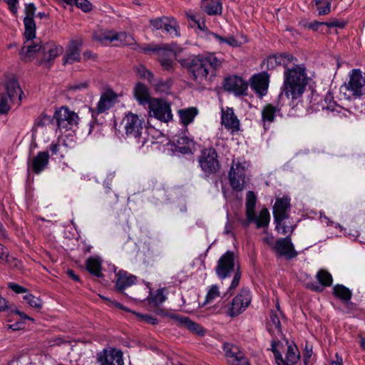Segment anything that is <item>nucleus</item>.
<instances>
[{
  "mask_svg": "<svg viewBox=\"0 0 365 365\" xmlns=\"http://www.w3.org/2000/svg\"><path fill=\"white\" fill-rule=\"evenodd\" d=\"M222 64V60L212 53L184 59V67L187 70L189 78L198 84L205 81H211Z\"/></svg>",
  "mask_w": 365,
  "mask_h": 365,
  "instance_id": "obj_1",
  "label": "nucleus"
},
{
  "mask_svg": "<svg viewBox=\"0 0 365 365\" xmlns=\"http://www.w3.org/2000/svg\"><path fill=\"white\" fill-rule=\"evenodd\" d=\"M63 51L62 46L53 42L42 43L25 41L19 54L24 61L29 62L36 58L38 65H45L48 67L51 62L63 53Z\"/></svg>",
  "mask_w": 365,
  "mask_h": 365,
  "instance_id": "obj_2",
  "label": "nucleus"
},
{
  "mask_svg": "<svg viewBox=\"0 0 365 365\" xmlns=\"http://www.w3.org/2000/svg\"><path fill=\"white\" fill-rule=\"evenodd\" d=\"M283 91L280 94H284L293 103L298 104L302 101V97L308 83L306 68L302 65H295L292 68H287L284 73Z\"/></svg>",
  "mask_w": 365,
  "mask_h": 365,
  "instance_id": "obj_3",
  "label": "nucleus"
},
{
  "mask_svg": "<svg viewBox=\"0 0 365 365\" xmlns=\"http://www.w3.org/2000/svg\"><path fill=\"white\" fill-rule=\"evenodd\" d=\"M215 273L220 279L230 277L233 273V278L226 292L222 297H230L239 286L242 277V272L238 262L236 260L235 253L228 250L218 259L215 267Z\"/></svg>",
  "mask_w": 365,
  "mask_h": 365,
  "instance_id": "obj_4",
  "label": "nucleus"
},
{
  "mask_svg": "<svg viewBox=\"0 0 365 365\" xmlns=\"http://www.w3.org/2000/svg\"><path fill=\"white\" fill-rule=\"evenodd\" d=\"M143 123L144 120L133 113H128L122 120L126 136L133 138L138 148H142L147 142L145 138L142 137Z\"/></svg>",
  "mask_w": 365,
  "mask_h": 365,
  "instance_id": "obj_5",
  "label": "nucleus"
},
{
  "mask_svg": "<svg viewBox=\"0 0 365 365\" xmlns=\"http://www.w3.org/2000/svg\"><path fill=\"white\" fill-rule=\"evenodd\" d=\"M198 163L207 177L217 173L220 169L218 154L212 147L205 148L201 150L198 156Z\"/></svg>",
  "mask_w": 365,
  "mask_h": 365,
  "instance_id": "obj_6",
  "label": "nucleus"
},
{
  "mask_svg": "<svg viewBox=\"0 0 365 365\" xmlns=\"http://www.w3.org/2000/svg\"><path fill=\"white\" fill-rule=\"evenodd\" d=\"M140 51L144 53L150 51H158L160 65L165 70L170 71L173 68V60L176 56L177 53L180 51V48L176 43H172L165 45L162 48H140Z\"/></svg>",
  "mask_w": 365,
  "mask_h": 365,
  "instance_id": "obj_7",
  "label": "nucleus"
},
{
  "mask_svg": "<svg viewBox=\"0 0 365 365\" xmlns=\"http://www.w3.org/2000/svg\"><path fill=\"white\" fill-rule=\"evenodd\" d=\"M251 301L252 295L250 289L242 288L240 292L232 299L227 311V315L232 317L240 315L248 307Z\"/></svg>",
  "mask_w": 365,
  "mask_h": 365,
  "instance_id": "obj_8",
  "label": "nucleus"
},
{
  "mask_svg": "<svg viewBox=\"0 0 365 365\" xmlns=\"http://www.w3.org/2000/svg\"><path fill=\"white\" fill-rule=\"evenodd\" d=\"M230 185L233 190L241 192L245 185V166L238 160H233L228 173Z\"/></svg>",
  "mask_w": 365,
  "mask_h": 365,
  "instance_id": "obj_9",
  "label": "nucleus"
},
{
  "mask_svg": "<svg viewBox=\"0 0 365 365\" xmlns=\"http://www.w3.org/2000/svg\"><path fill=\"white\" fill-rule=\"evenodd\" d=\"M282 94H279L275 103H267L262 108V123L265 130L269 128L272 123L274 121L276 116H282V109L283 103Z\"/></svg>",
  "mask_w": 365,
  "mask_h": 365,
  "instance_id": "obj_10",
  "label": "nucleus"
},
{
  "mask_svg": "<svg viewBox=\"0 0 365 365\" xmlns=\"http://www.w3.org/2000/svg\"><path fill=\"white\" fill-rule=\"evenodd\" d=\"M53 118L56 120L58 128L62 131L70 130L73 125L78 124V115L70 110L67 107H61L54 113Z\"/></svg>",
  "mask_w": 365,
  "mask_h": 365,
  "instance_id": "obj_11",
  "label": "nucleus"
},
{
  "mask_svg": "<svg viewBox=\"0 0 365 365\" xmlns=\"http://www.w3.org/2000/svg\"><path fill=\"white\" fill-rule=\"evenodd\" d=\"M344 87L350 93V96L354 98H359L365 93V79L362 76L361 71L359 69H353L350 76L348 84Z\"/></svg>",
  "mask_w": 365,
  "mask_h": 365,
  "instance_id": "obj_12",
  "label": "nucleus"
},
{
  "mask_svg": "<svg viewBox=\"0 0 365 365\" xmlns=\"http://www.w3.org/2000/svg\"><path fill=\"white\" fill-rule=\"evenodd\" d=\"M223 350L229 365H250L249 359L237 346L226 343L223 345Z\"/></svg>",
  "mask_w": 365,
  "mask_h": 365,
  "instance_id": "obj_13",
  "label": "nucleus"
},
{
  "mask_svg": "<svg viewBox=\"0 0 365 365\" xmlns=\"http://www.w3.org/2000/svg\"><path fill=\"white\" fill-rule=\"evenodd\" d=\"M149 108L150 115L162 122L166 123L173 118L170 105L162 100L153 99L150 102Z\"/></svg>",
  "mask_w": 365,
  "mask_h": 365,
  "instance_id": "obj_14",
  "label": "nucleus"
},
{
  "mask_svg": "<svg viewBox=\"0 0 365 365\" xmlns=\"http://www.w3.org/2000/svg\"><path fill=\"white\" fill-rule=\"evenodd\" d=\"M223 88L235 96H247L248 84L241 77L232 76L225 79Z\"/></svg>",
  "mask_w": 365,
  "mask_h": 365,
  "instance_id": "obj_15",
  "label": "nucleus"
},
{
  "mask_svg": "<svg viewBox=\"0 0 365 365\" xmlns=\"http://www.w3.org/2000/svg\"><path fill=\"white\" fill-rule=\"evenodd\" d=\"M274 250L279 256L284 257L288 259H293L298 255L297 252L294 250L289 235L277 240L274 245Z\"/></svg>",
  "mask_w": 365,
  "mask_h": 365,
  "instance_id": "obj_16",
  "label": "nucleus"
},
{
  "mask_svg": "<svg viewBox=\"0 0 365 365\" xmlns=\"http://www.w3.org/2000/svg\"><path fill=\"white\" fill-rule=\"evenodd\" d=\"M100 365H124L123 352L116 349H104L98 354Z\"/></svg>",
  "mask_w": 365,
  "mask_h": 365,
  "instance_id": "obj_17",
  "label": "nucleus"
},
{
  "mask_svg": "<svg viewBox=\"0 0 365 365\" xmlns=\"http://www.w3.org/2000/svg\"><path fill=\"white\" fill-rule=\"evenodd\" d=\"M269 83V76L265 72L254 75L250 79L251 88L262 98L267 93Z\"/></svg>",
  "mask_w": 365,
  "mask_h": 365,
  "instance_id": "obj_18",
  "label": "nucleus"
},
{
  "mask_svg": "<svg viewBox=\"0 0 365 365\" xmlns=\"http://www.w3.org/2000/svg\"><path fill=\"white\" fill-rule=\"evenodd\" d=\"M221 123L225 128L235 133L240 130V120L234 113L232 108L227 107L225 110L222 109Z\"/></svg>",
  "mask_w": 365,
  "mask_h": 365,
  "instance_id": "obj_19",
  "label": "nucleus"
},
{
  "mask_svg": "<svg viewBox=\"0 0 365 365\" xmlns=\"http://www.w3.org/2000/svg\"><path fill=\"white\" fill-rule=\"evenodd\" d=\"M290 207V198L289 197H277L272 210L274 221L280 220V217H289Z\"/></svg>",
  "mask_w": 365,
  "mask_h": 365,
  "instance_id": "obj_20",
  "label": "nucleus"
},
{
  "mask_svg": "<svg viewBox=\"0 0 365 365\" xmlns=\"http://www.w3.org/2000/svg\"><path fill=\"white\" fill-rule=\"evenodd\" d=\"M49 162V154L48 151H41L28 163L29 169L36 174L41 173L44 170Z\"/></svg>",
  "mask_w": 365,
  "mask_h": 365,
  "instance_id": "obj_21",
  "label": "nucleus"
},
{
  "mask_svg": "<svg viewBox=\"0 0 365 365\" xmlns=\"http://www.w3.org/2000/svg\"><path fill=\"white\" fill-rule=\"evenodd\" d=\"M316 277L322 286H319L314 283L307 284V287L312 291L322 292L324 287L331 286L333 282L331 274L325 269H320L317 273Z\"/></svg>",
  "mask_w": 365,
  "mask_h": 365,
  "instance_id": "obj_22",
  "label": "nucleus"
},
{
  "mask_svg": "<svg viewBox=\"0 0 365 365\" xmlns=\"http://www.w3.org/2000/svg\"><path fill=\"white\" fill-rule=\"evenodd\" d=\"M5 95H8L9 101L12 103L20 104L23 91H21L19 82L16 79H10L6 83V92Z\"/></svg>",
  "mask_w": 365,
  "mask_h": 365,
  "instance_id": "obj_23",
  "label": "nucleus"
},
{
  "mask_svg": "<svg viewBox=\"0 0 365 365\" xmlns=\"http://www.w3.org/2000/svg\"><path fill=\"white\" fill-rule=\"evenodd\" d=\"M81 43H78L76 41H71L69 46L63 58V63L66 64H72L75 62H78L81 60L80 56V46Z\"/></svg>",
  "mask_w": 365,
  "mask_h": 365,
  "instance_id": "obj_24",
  "label": "nucleus"
},
{
  "mask_svg": "<svg viewBox=\"0 0 365 365\" xmlns=\"http://www.w3.org/2000/svg\"><path fill=\"white\" fill-rule=\"evenodd\" d=\"M267 329L271 336H283L279 317L274 310H271L269 312V317L267 322Z\"/></svg>",
  "mask_w": 365,
  "mask_h": 365,
  "instance_id": "obj_25",
  "label": "nucleus"
},
{
  "mask_svg": "<svg viewBox=\"0 0 365 365\" xmlns=\"http://www.w3.org/2000/svg\"><path fill=\"white\" fill-rule=\"evenodd\" d=\"M115 277V287L120 292H123L125 289L134 284L136 282L135 276L123 271H119Z\"/></svg>",
  "mask_w": 365,
  "mask_h": 365,
  "instance_id": "obj_26",
  "label": "nucleus"
},
{
  "mask_svg": "<svg viewBox=\"0 0 365 365\" xmlns=\"http://www.w3.org/2000/svg\"><path fill=\"white\" fill-rule=\"evenodd\" d=\"M116 95L112 91H107L103 93L98 103L96 111L98 113H103L108 110L114 103Z\"/></svg>",
  "mask_w": 365,
  "mask_h": 365,
  "instance_id": "obj_27",
  "label": "nucleus"
},
{
  "mask_svg": "<svg viewBox=\"0 0 365 365\" xmlns=\"http://www.w3.org/2000/svg\"><path fill=\"white\" fill-rule=\"evenodd\" d=\"M300 354L295 344H289L285 354V358L282 357V362L277 361V365H296L299 360Z\"/></svg>",
  "mask_w": 365,
  "mask_h": 365,
  "instance_id": "obj_28",
  "label": "nucleus"
},
{
  "mask_svg": "<svg viewBox=\"0 0 365 365\" xmlns=\"http://www.w3.org/2000/svg\"><path fill=\"white\" fill-rule=\"evenodd\" d=\"M322 110H326L331 112L336 111L338 113L343 112L342 115L346 116L345 113L346 110L339 106L334 100V96L331 92H328L324 96V99L321 101Z\"/></svg>",
  "mask_w": 365,
  "mask_h": 365,
  "instance_id": "obj_29",
  "label": "nucleus"
},
{
  "mask_svg": "<svg viewBox=\"0 0 365 365\" xmlns=\"http://www.w3.org/2000/svg\"><path fill=\"white\" fill-rule=\"evenodd\" d=\"M275 229L282 235H289L291 237L297 225L292 222L290 216L287 217H280V220L274 221Z\"/></svg>",
  "mask_w": 365,
  "mask_h": 365,
  "instance_id": "obj_30",
  "label": "nucleus"
},
{
  "mask_svg": "<svg viewBox=\"0 0 365 365\" xmlns=\"http://www.w3.org/2000/svg\"><path fill=\"white\" fill-rule=\"evenodd\" d=\"M134 96L141 105H150V102L153 100L150 97L147 86L141 83H138L135 85L134 88Z\"/></svg>",
  "mask_w": 365,
  "mask_h": 365,
  "instance_id": "obj_31",
  "label": "nucleus"
},
{
  "mask_svg": "<svg viewBox=\"0 0 365 365\" xmlns=\"http://www.w3.org/2000/svg\"><path fill=\"white\" fill-rule=\"evenodd\" d=\"M201 9L209 16H220L222 13V1L215 0L201 3Z\"/></svg>",
  "mask_w": 365,
  "mask_h": 365,
  "instance_id": "obj_32",
  "label": "nucleus"
},
{
  "mask_svg": "<svg viewBox=\"0 0 365 365\" xmlns=\"http://www.w3.org/2000/svg\"><path fill=\"white\" fill-rule=\"evenodd\" d=\"M199 294L196 289H191L187 291V299H184V306L188 307L185 311L190 312L193 309L200 307L198 301Z\"/></svg>",
  "mask_w": 365,
  "mask_h": 365,
  "instance_id": "obj_33",
  "label": "nucleus"
},
{
  "mask_svg": "<svg viewBox=\"0 0 365 365\" xmlns=\"http://www.w3.org/2000/svg\"><path fill=\"white\" fill-rule=\"evenodd\" d=\"M93 38L101 45L108 46L114 42L113 31H96L93 34Z\"/></svg>",
  "mask_w": 365,
  "mask_h": 365,
  "instance_id": "obj_34",
  "label": "nucleus"
},
{
  "mask_svg": "<svg viewBox=\"0 0 365 365\" xmlns=\"http://www.w3.org/2000/svg\"><path fill=\"white\" fill-rule=\"evenodd\" d=\"M333 295L344 302L351 300L352 292L344 285L337 284L333 287Z\"/></svg>",
  "mask_w": 365,
  "mask_h": 365,
  "instance_id": "obj_35",
  "label": "nucleus"
},
{
  "mask_svg": "<svg viewBox=\"0 0 365 365\" xmlns=\"http://www.w3.org/2000/svg\"><path fill=\"white\" fill-rule=\"evenodd\" d=\"M114 43L117 46H125L135 45L136 42L135 38L128 33L126 32H114Z\"/></svg>",
  "mask_w": 365,
  "mask_h": 365,
  "instance_id": "obj_36",
  "label": "nucleus"
},
{
  "mask_svg": "<svg viewBox=\"0 0 365 365\" xmlns=\"http://www.w3.org/2000/svg\"><path fill=\"white\" fill-rule=\"evenodd\" d=\"M188 24L191 27H197L200 30L205 31L207 29L203 18L199 14H192L190 11L186 13Z\"/></svg>",
  "mask_w": 365,
  "mask_h": 365,
  "instance_id": "obj_37",
  "label": "nucleus"
},
{
  "mask_svg": "<svg viewBox=\"0 0 365 365\" xmlns=\"http://www.w3.org/2000/svg\"><path fill=\"white\" fill-rule=\"evenodd\" d=\"M86 269L91 274L97 277H101L103 275L101 262L96 257H91L86 260Z\"/></svg>",
  "mask_w": 365,
  "mask_h": 365,
  "instance_id": "obj_38",
  "label": "nucleus"
},
{
  "mask_svg": "<svg viewBox=\"0 0 365 365\" xmlns=\"http://www.w3.org/2000/svg\"><path fill=\"white\" fill-rule=\"evenodd\" d=\"M24 24L25 27L24 37L26 42L34 40L36 38V26L33 19L24 18Z\"/></svg>",
  "mask_w": 365,
  "mask_h": 365,
  "instance_id": "obj_39",
  "label": "nucleus"
},
{
  "mask_svg": "<svg viewBox=\"0 0 365 365\" xmlns=\"http://www.w3.org/2000/svg\"><path fill=\"white\" fill-rule=\"evenodd\" d=\"M165 289H159L155 292H150L148 297V302L153 307H158L166 299Z\"/></svg>",
  "mask_w": 365,
  "mask_h": 365,
  "instance_id": "obj_40",
  "label": "nucleus"
},
{
  "mask_svg": "<svg viewBox=\"0 0 365 365\" xmlns=\"http://www.w3.org/2000/svg\"><path fill=\"white\" fill-rule=\"evenodd\" d=\"M184 327L197 336H202L205 333V330L202 326L191 320L189 317H184Z\"/></svg>",
  "mask_w": 365,
  "mask_h": 365,
  "instance_id": "obj_41",
  "label": "nucleus"
},
{
  "mask_svg": "<svg viewBox=\"0 0 365 365\" xmlns=\"http://www.w3.org/2000/svg\"><path fill=\"white\" fill-rule=\"evenodd\" d=\"M256 196L253 191H248L246 195V215L252 220V214H255Z\"/></svg>",
  "mask_w": 365,
  "mask_h": 365,
  "instance_id": "obj_42",
  "label": "nucleus"
},
{
  "mask_svg": "<svg viewBox=\"0 0 365 365\" xmlns=\"http://www.w3.org/2000/svg\"><path fill=\"white\" fill-rule=\"evenodd\" d=\"M164 31L168 34L170 37L180 36V28L177 24L176 21L173 19H168L166 23Z\"/></svg>",
  "mask_w": 365,
  "mask_h": 365,
  "instance_id": "obj_43",
  "label": "nucleus"
},
{
  "mask_svg": "<svg viewBox=\"0 0 365 365\" xmlns=\"http://www.w3.org/2000/svg\"><path fill=\"white\" fill-rule=\"evenodd\" d=\"M270 220L269 212L267 208L262 209L259 215V217L255 216L254 222L256 223L257 227H267Z\"/></svg>",
  "mask_w": 365,
  "mask_h": 365,
  "instance_id": "obj_44",
  "label": "nucleus"
},
{
  "mask_svg": "<svg viewBox=\"0 0 365 365\" xmlns=\"http://www.w3.org/2000/svg\"><path fill=\"white\" fill-rule=\"evenodd\" d=\"M187 128H184V155H192L196 150L197 144L194 141L193 138H189L185 135Z\"/></svg>",
  "mask_w": 365,
  "mask_h": 365,
  "instance_id": "obj_45",
  "label": "nucleus"
},
{
  "mask_svg": "<svg viewBox=\"0 0 365 365\" xmlns=\"http://www.w3.org/2000/svg\"><path fill=\"white\" fill-rule=\"evenodd\" d=\"M199 114L197 107H189L184 108V128L194 121L195 118Z\"/></svg>",
  "mask_w": 365,
  "mask_h": 365,
  "instance_id": "obj_46",
  "label": "nucleus"
},
{
  "mask_svg": "<svg viewBox=\"0 0 365 365\" xmlns=\"http://www.w3.org/2000/svg\"><path fill=\"white\" fill-rule=\"evenodd\" d=\"M212 35L220 44L226 43L233 48H237L241 46V43L238 40H237L233 36H229L225 38L215 33H212Z\"/></svg>",
  "mask_w": 365,
  "mask_h": 365,
  "instance_id": "obj_47",
  "label": "nucleus"
},
{
  "mask_svg": "<svg viewBox=\"0 0 365 365\" xmlns=\"http://www.w3.org/2000/svg\"><path fill=\"white\" fill-rule=\"evenodd\" d=\"M220 296V287L217 284H212L209 287L205 299L202 305H205L214 301L216 298Z\"/></svg>",
  "mask_w": 365,
  "mask_h": 365,
  "instance_id": "obj_48",
  "label": "nucleus"
},
{
  "mask_svg": "<svg viewBox=\"0 0 365 365\" xmlns=\"http://www.w3.org/2000/svg\"><path fill=\"white\" fill-rule=\"evenodd\" d=\"M272 337L271 348L268 349V350H270L274 354L276 363H277V361L282 362V355L277 349V346L279 344V338L280 336H272Z\"/></svg>",
  "mask_w": 365,
  "mask_h": 365,
  "instance_id": "obj_49",
  "label": "nucleus"
},
{
  "mask_svg": "<svg viewBox=\"0 0 365 365\" xmlns=\"http://www.w3.org/2000/svg\"><path fill=\"white\" fill-rule=\"evenodd\" d=\"M276 55L279 66H283L284 68H287L292 61H297V58L289 53H282Z\"/></svg>",
  "mask_w": 365,
  "mask_h": 365,
  "instance_id": "obj_50",
  "label": "nucleus"
},
{
  "mask_svg": "<svg viewBox=\"0 0 365 365\" xmlns=\"http://www.w3.org/2000/svg\"><path fill=\"white\" fill-rule=\"evenodd\" d=\"M49 150L51 153V156H53L56 159L61 160L64 158L62 146L58 141L53 142L49 145Z\"/></svg>",
  "mask_w": 365,
  "mask_h": 365,
  "instance_id": "obj_51",
  "label": "nucleus"
},
{
  "mask_svg": "<svg viewBox=\"0 0 365 365\" xmlns=\"http://www.w3.org/2000/svg\"><path fill=\"white\" fill-rule=\"evenodd\" d=\"M52 119L51 116L41 113L36 120L34 124V129H36L38 128H43L49 123H51Z\"/></svg>",
  "mask_w": 365,
  "mask_h": 365,
  "instance_id": "obj_52",
  "label": "nucleus"
},
{
  "mask_svg": "<svg viewBox=\"0 0 365 365\" xmlns=\"http://www.w3.org/2000/svg\"><path fill=\"white\" fill-rule=\"evenodd\" d=\"M11 101L8 95L0 94V114L7 113L11 108Z\"/></svg>",
  "mask_w": 365,
  "mask_h": 365,
  "instance_id": "obj_53",
  "label": "nucleus"
},
{
  "mask_svg": "<svg viewBox=\"0 0 365 365\" xmlns=\"http://www.w3.org/2000/svg\"><path fill=\"white\" fill-rule=\"evenodd\" d=\"M24 299L26 300L31 307L40 309L42 307L41 299L31 294H26L24 297Z\"/></svg>",
  "mask_w": 365,
  "mask_h": 365,
  "instance_id": "obj_54",
  "label": "nucleus"
},
{
  "mask_svg": "<svg viewBox=\"0 0 365 365\" xmlns=\"http://www.w3.org/2000/svg\"><path fill=\"white\" fill-rule=\"evenodd\" d=\"M168 150L171 152L173 155H180L182 153V145L180 139L173 140L169 144Z\"/></svg>",
  "mask_w": 365,
  "mask_h": 365,
  "instance_id": "obj_55",
  "label": "nucleus"
},
{
  "mask_svg": "<svg viewBox=\"0 0 365 365\" xmlns=\"http://www.w3.org/2000/svg\"><path fill=\"white\" fill-rule=\"evenodd\" d=\"M168 18L162 17L150 21V25L156 30L161 29L164 31L166 23L168 22Z\"/></svg>",
  "mask_w": 365,
  "mask_h": 365,
  "instance_id": "obj_56",
  "label": "nucleus"
},
{
  "mask_svg": "<svg viewBox=\"0 0 365 365\" xmlns=\"http://www.w3.org/2000/svg\"><path fill=\"white\" fill-rule=\"evenodd\" d=\"M73 4L84 12H89L92 10V4L88 0H74Z\"/></svg>",
  "mask_w": 365,
  "mask_h": 365,
  "instance_id": "obj_57",
  "label": "nucleus"
},
{
  "mask_svg": "<svg viewBox=\"0 0 365 365\" xmlns=\"http://www.w3.org/2000/svg\"><path fill=\"white\" fill-rule=\"evenodd\" d=\"M36 10V6L33 3L26 4V6H25L26 16L24 18H29V19H34Z\"/></svg>",
  "mask_w": 365,
  "mask_h": 365,
  "instance_id": "obj_58",
  "label": "nucleus"
},
{
  "mask_svg": "<svg viewBox=\"0 0 365 365\" xmlns=\"http://www.w3.org/2000/svg\"><path fill=\"white\" fill-rule=\"evenodd\" d=\"M318 14L319 15H326L328 14L331 11V2L329 0H326L324 6H317Z\"/></svg>",
  "mask_w": 365,
  "mask_h": 365,
  "instance_id": "obj_59",
  "label": "nucleus"
},
{
  "mask_svg": "<svg viewBox=\"0 0 365 365\" xmlns=\"http://www.w3.org/2000/svg\"><path fill=\"white\" fill-rule=\"evenodd\" d=\"M325 26H327L329 28H339V29H343L346 26V22L344 21H339L336 19H334L332 21L325 22Z\"/></svg>",
  "mask_w": 365,
  "mask_h": 365,
  "instance_id": "obj_60",
  "label": "nucleus"
},
{
  "mask_svg": "<svg viewBox=\"0 0 365 365\" xmlns=\"http://www.w3.org/2000/svg\"><path fill=\"white\" fill-rule=\"evenodd\" d=\"M8 287L17 294L25 293L27 292V289L25 287L14 282L9 283Z\"/></svg>",
  "mask_w": 365,
  "mask_h": 365,
  "instance_id": "obj_61",
  "label": "nucleus"
},
{
  "mask_svg": "<svg viewBox=\"0 0 365 365\" xmlns=\"http://www.w3.org/2000/svg\"><path fill=\"white\" fill-rule=\"evenodd\" d=\"M138 317L141 321H144L146 323L150 324H155L158 322V319L149 314H138Z\"/></svg>",
  "mask_w": 365,
  "mask_h": 365,
  "instance_id": "obj_62",
  "label": "nucleus"
},
{
  "mask_svg": "<svg viewBox=\"0 0 365 365\" xmlns=\"http://www.w3.org/2000/svg\"><path fill=\"white\" fill-rule=\"evenodd\" d=\"M277 66H279L278 61L277 59V55L274 54L272 56H269L267 59V67L269 69H273Z\"/></svg>",
  "mask_w": 365,
  "mask_h": 365,
  "instance_id": "obj_63",
  "label": "nucleus"
},
{
  "mask_svg": "<svg viewBox=\"0 0 365 365\" xmlns=\"http://www.w3.org/2000/svg\"><path fill=\"white\" fill-rule=\"evenodd\" d=\"M88 84L87 82H83L80 83H76L69 86L68 89L71 91L83 90L87 88Z\"/></svg>",
  "mask_w": 365,
  "mask_h": 365,
  "instance_id": "obj_64",
  "label": "nucleus"
}]
</instances>
